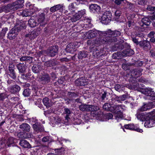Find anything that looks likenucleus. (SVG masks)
I'll return each instance as SVG.
<instances>
[{"instance_id":"32","label":"nucleus","mask_w":155,"mask_h":155,"mask_svg":"<svg viewBox=\"0 0 155 155\" xmlns=\"http://www.w3.org/2000/svg\"><path fill=\"white\" fill-rule=\"evenodd\" d=\"M88 52L87 51H80L79 52L78 55V58L79 59H82L83 58H85L87 57L88 55Z\"/></svg>"},{"instance_id":"59","label":"nucleus","mask_w":155,"mask_h":155,"mask_svg":"<svg viewBox=\"0 0 155 155\" xmlns=\"http://www.w3.org/2000/svg\"><path fill=\"white\" fill-rule=\"evenodd\" d=\"M155 34V32L154 31H150L148 35V37L149 38H152L154 37V35Z\"/></svg>"},{"instance_id":"6","label":"nucleus","mask_w":155,"mask_h":155,"mask_svg":"<svg viewBox=\"0 0 155 155\" xmlns=\"http://www.w3.org/2000/svg\"><path fill=\"white\" fill-rule=\"evenodd\" d=\"M111 16L110 12L106 11L104 12L101 18V22L104 24H107L111 20Z\"/></svg>"},{"instance_id":"19","label":"nucleus","mask_w":155,"mask_h":155,"mask_svg":"<svg viewBox=\"0 0 155 155\" xmlns=\"http://www.w3.org/2000/svg\"><path fill=\"white\" fill-rule=\"evenodd\" d=\"M124 127L126 129L134 130L140 133H142L143 132V130L142 129H140L139 128L134 125L133 124H126L124 125Z\"/></svg>"},{"instance_id":"46","label":"nucleus","mask_w":155,"mask_h":155,"mask_svg":"<svg viewBox=\"0 0 155 155\" xmlns=\"http://www.w3.org/2000/svg\"><path fill=\"white\" fill-rule=\"evenodd\" d=\"M30 90L29 89H25L23 92V95L25 97H28L30 94Z\"/></svg>"},{"instance_id":"29","label":"nucleus","mask_w":155,"mask_h":155,"mask_svg":"<svg viewBox=\"0 0 155 155\" xmlns=\"http://www.w3.org/2000/svg\"><path fill=\"white\" fill-rule=\"evenodd\" d=\"M19 127L21 130L28 132L30 131V126L27 123H23L19 125Z\"/></svg>"},{"instance_id":"12","label":"nucleus","mask_w":155,"mask_h":155,"mask_svg":"<svg viewBox=\"0 0 155 155\" xmlns=\"http://www.w3.org/2000/svg\"><path fill=\"white\" fill-rule=\"evenodd\" d=\"M139 45L141 48L145 51H148L151 48L150 42L147 40L142 41L139 42Z\"/></svg>"},{"instance_id":"21","label":"nucleus","mask_w":155,"mask_h":155,"mask_svg":"<svg viewBox=\"0 0 155 155\" xmlns=\"http://www.w3.org/2000/svg\"><path fill=\"white\" fill-rule=\"evenodd\" d=\"M39 31L37 30L33 31L31 32L30 34H26L25 35L26 37H29L30 39H34L39 35Z\"/></svg>"},{"instance_id":"35","label":"nucleus","mask_w":155,"mask_h":155,"mask_svg":"<svg viewBox=\"0 0 155 155\" xmlns=\"http://www.w3.org/2000/svg\"><path fill=\"white\" fill-rule=\"evenodd\" d=\"M3 7L4 11L6 12H9L11 10H14L12 4H8L6 5L3 6Z\"/></svg>"},{"instance_id":"52","label":"nucleus","mask_w":155,"mask_h":155,"mask_svg":"<svg viewBox=\"0 0 155 155\" xmlns=\"http://www.w3.org/2000/svg\"><path fill=\"white\" fill-rule=\"evenodd\" d=\"M50 138L48 136H46L44 137L42 139V141L43 142H48L50 141Z\"/></svg>"},{"instance_id":"22","label":"nucleus","mask_w":155,"mask_h":155,"mask_svg":"<svg viewBox=\"0 0 155 155\" xmlns=\"http://www.w3.org/2000/svg\"><path fill=\"white\" fill-rule=\"evenodd\" d=\"M34 12L30 9H26L23 11L21 12V14L23 16H32L33 15H35Z\"/></svg>"},{"instance_id":"48","label":"nucleus","mask_w":155,"mask_h":155,"mask_svg":"<svg viewBox=\"0 0 155 155\" xmlns=\"http://www.w3.org/2000/svg\"><path fill=\"white\" fill-rule=\"evenodd\" d=\"M15 68V65L14 64H11L9 65L8 70L10 72L14 71V69Z\"/></svg>"},{"instance_id":"56","label":"nucleus","mask_w":155,"mask_h":155,"mask_svg":"<svg viewBox=\"0 0 155 155\" xmlns=\"http://www.w3.org/2000/svg\"><path fill=\"white\" fill-rule=\"evenodd\" d=\"M65 79L64 78L61 77L58 79V83L60 84H62L64 82Z\"/></svg>"},{"instance_id":"62","label":"nucleus","mask_w":155,"mask_h":155,"mask_svg":"<svg viewBox=\"0 0 155 155\" xmlns=\"http://www.w3.org/2000/svg\"><path fill=\"white\" fill-rule=\"evenodd\" d=\"M147 2V0H140L138 4L139 5H142L146 4Z\"/></svg>"},{"instance_id":"1","label":"nucleus","mask_w":155,"mask_h":155,"mask_svg":"<svg viewBox=\"0 0 155 155\" xmlns=\"http://www.w3.org/2000/svg\"><path fill=\"white\" fill-rule=\"evenodd\" d=\"M103 108L107 111L113 112L114 115L115 119L117 121H120L123 117L122 113L120 110V109H123L122 106L121 105L106 103L103 105Z\"/></svg>"},{"instance_id":"30","label":"nucleus","mask_w":155,"mask_h":155,"mask_svg":"<svg viewBox=\"0 0 155 155\" xmlns=\"http://www.w3.org/2000/svg\"><path fill=\"white\" fill-rule=\"evenodd\" d=\"M89 8L91 12H98L99 11L101 8L98 5L95 4H91L89 6Z\"/></svg>"},{"instance_id":"25","label":"nucleus","mask_w":155,"mask_h":155,"mask_svg":"<svg viewBox=\"0 0 155 155\" xmlns=\"http://www.w3.org/2000/svg\"><path fill=\"white\" fill-rule=\"evenodd\" d=\"M35 16V15H34L33 16L31 17V18L28 21V24L29 26L31 28H34L36 26L38 25V23H37L36 21L33 18V17Z\"/></svg>"},{"instance_id":"60","label":"nucleus","mask_w":155,"mask_h":155,"mask_svg":"<svg viewBox=\"0 0 155 155\" xmlns=\"http://www.w3.org/2000/svg\"><path fill=\"white\" fill-rule=\"evenodd\" d=\"M74 8V6L73 3H71L68 6L69 10L71 12L73 11V9Z\"/></svg>"},{"instance_id":"3","label":"nucleus","mask_w":155,"mask_h":155,"mask_svg":"<svg viewBox=\"0 0 155 155\" xmlns=\"http://www.w3.org/2000/svg\"><path fill=\"white\" fill-rule=\"evenodd\" d=\"M105 33V35H103L101 36L96 39V43L97 44H110L112 43L113 41H115L116 39L114 38L112 39L111 38H109L107 35V32H104Z\"/></svg>"},{"instance_id":"5","label":"nucleus","mask_w":155,"mask_h":155,"mask_svg":"<svg viewBox=\"0 0 155 155\" xmlns=\"http://www.w3.org/2000/svg\"><path fill=\"white\" fill-rule=\"evenodd\" d=\"M105 33L96 30H92L86 33V35L88 38H93L99 36H101L103 35H105Z\"/></svg>"},{"instance_id":"36","label":"nucleus","mask_w":155,"mask_h":155,"mask_svg":"<svg viewBox=\"0 0 155 155\" xmlns=\"http://www.w3.org/2000/svg\"><path fill=\"white\" fill-rule=\"evenodd\" d=\"M74 46L71 43L68 44L66 48V51L69 53L73 52L74 51Z\"/></svg>"},{"instance_id":"53","label":"nucleus","mask_w":155,"mask_h":155,"mask_svg":"<svg viewBox=\"0 0 155 155\" xmlns=\"http://www.w3.org/2000/svg\"><path fill=\"white\" fill-rule=\"evenodd\" d=\"M85 9L82 10L81 11H78V13H79V15L80 16V17H81L85 14Z\"/></svg>"},{"instance_id":"47","label":"nucleus","mask_w":155,"mask_h":155,"mask_svg":"<svg viewBox=\"0 0 155 155\" xmlns=\"http://www.w3.org/2000/svg\"><path fill=\"white\" fill-rule=\"evenodd\" d=\"M90 111H95L100 109L99 107L97 106L90 105Z\"/></svg>"},{"instance_id":"27","label":"nucleus","mask_w":155,"mask_h":155,"mask_svg":"<svg viewBox=\"0 0 155 155\" xmlns=\"http://www.w3.org/2000/svg\"><path fill=\"white\" fill-rule=\"evenodd\" d=\"M19 144L21 147L24 148H29L31 147V146L29 143L24 140H21Z\"/></svg>"},{"instance_id":"64","label":"nucleus","mask_w":155,"mask_h":155,"mask_svg":"<svg viewBox=\"0 0 155 155\" xmlns=\"http://www.w3.org/2000/svg\"><path fill=\"white\" fill-rule=\"evenodd\" d=\"M138 86V84L137 83H135L132 84L131 85L130 88L131 89H135Z\"/></svg>"},{"instance_id":"13","label":"nucleus","mask_w":155,"mask_h":155,"mask_svg":"<svg viewBox=\"0 0 155 155\" xmlns=\"http://www.w3.org/2000/svg\"><path fill=\"white\" fill-rule=\"evenodd\" d=\"M24 0H18L12 3L14 10L22 8L24 6Z\"/></svg>"},{"instance_id":"10","label":"nucleus","mask_w":155,"mask_h":155,"mask_svg":"<svg viewBox=\"0 0 155 155\" xmlns=\"http://www.w3.org/2000/svg\"><path fill=\"white\" fill-rule=\"evenodd\" d=\"M148 117L149 119H148L147 118V119L145 120V122L144 125L146 127L149 128L155 125V117H152L151 115H149Z\"/></svg>"},{"instance_id":"57","label":"nucleus","mask_w":155,"mask_h":155,"mask_svg":"<svg viewBox=\"0 0 155 155\" xmlns=\"http://www.w3.org/2000/svg\"><path fill=\"white\" fill-rule=\"evenodd\" d=\"M107 94V92L105 91H104V93L102 94L101 98L102 101H104L105 100Z\"/></svg>"},{"instance_id":"39","label":"nucleus","mask_w":155,"mask_h":155,"mask_svg":"<svg viewBox=\"0 0 155 155\" xmlns=\"http://www.w3.org/2000/svg\"><path fill=\"white\" fill-rule=\"evenodd\" d=\"M124 56V54H122L120 52H115L112 55V58L115 59H120Z\"/></svg>"},{"instance_id":"9","label":"nucleus","mask_w":155,"mask_h":155,"mask_svg":"<svg viewBox=\"0 0 155 155\" xmlns=\"http://www.w3.org/2000/svg\"><path fill=\"white\" fill-rule=\"evenodd\" d=\"M107 33L108 35L110 38H111L112 39L114 38H115L116 39L115 41H113L112 43L117 41V39L116 37L119 36L121 34L120 31L117 30L111 31V30H109L108 32H107Z\"/></svg>"},{"instance_id":"42","label":"nucleus","mask_w":155,"mask_h":155,"mask_svg":"<svg viewBox=\"0 0 155 155\" xmlns=\"http://www.w3.org/2000/svg\"><path fill=\"white\" fill-rule=\"evenodd\" d=\"M127 7L132 11L136 12H138L137 10L136 9V8L135 7V5L133 4L128 3Z\"/></svg>"},{"instance_id":"18","label":"nucleus","mask_w":155,"mask_h":155,"mask_svg":"<svg viewBox=\"0 0 155 155\" xmlns=\"http://www.w3.org/2000/svg\"><path fill=\"white\" fill-rule=\"evenodd\" d=\"M32 136L31 133H26L24 132H20L17 134V136L19 138L26 139L31 138Z\"/></svg>"},{"instance_id":"31","label":"nucleus","mask_w":155,"mask_h":155,"mask_svg":"<svg viewBox=\"0 0 155 155\" xmlns=\"http://www.w3.org/2000/svg\"><path fill=\"white\" fill-rule=\"evenodd\" d=\"M63 7L62 5L58 4L51 7L49 10L51 12H54L61 9Z\"/></svg>"},{"instance_id":"11","label":"nucleus","mask_w":155,"mask_h":155,"mask_svg":"<svg viewBox=\"0 0 155 155\" xmlns=\"http://www.w3.org/2000/svg\"><path fill=\"white\" fill-rule=\"evenodd\" d=\"M14 143V138L13 137H10L8 138L7 140H5L3 142L1 141H0V145H2V148L8 147L13 146V144Z\"/></svg>"},{"instance_id":"24","label":"nucleus","mask_w":155,"mask_h":155,"mask_svg":"<svg viewBox=\"0 0 155 155\" xmlns=\"http://www.w3.org/2000/svg\"><path fill=\"white\" fill-rule=\"evenodd\" d=\"M43 103L46 107L49 108L53 105V102L51 100H49L48 97L44 98L42 100Z\"/></svg>"},{"instance_id":"49","label":"nucleus","mask_w":155,"mask_h":155,"mask_svg":"<svg viewBox=\"0 0 155 155\" xmlns=\"http://www.w3.org/2000/svg\"><path fill=\"white\" fill-rule=\"evenodd\" d=\"M131 65L130 64L127 63L123 64L122 65V68L125 70L128 69L129 68V66Z\"/></svg>"},{"instance_id":"51","label":"nucleus","mask_w":155,"mask_h":155,"mask_svg":"<svg viewBox=\"0 0 155 155\" xmlns=\"http://www.w3.org/2000/svg\"><path fill=\"white\" fill-rule=\"evenodd\" d=\"M147 9L149 11L153 12V13L155 14V6H148L147 7Z\"/></svg>"},{"instance_id":"28","label":"nucleus","mask_w":155,"mask_h":155,"mask_svg":"<svg viewBox=\"0 0 155 155\" xmlns=\"http://www.w3.org/2000/svg\"><path fill=\"white\" fill-rule=\"evenodd\" d=\"M32 71L35 73L39 72L41 69V64L39 63L34 65L32 67Z\"/></svg>"},{"instance_id":"43","label":"nucleus","mask_w":155,"mask_h":155,"mask_svg":"<svg viewBox=\"0 0 155 155\" xmlns=\"http://www.w3.org/2000/svg\"><path fill=\"white\" fill-rule=\"evenodd\" d=\"M45 14L44 13H41L39 15L38 19L39 23H41L43 22L45 18Z\"/></svg>"},{"instance_id":"17","label":"nucleus","mask_w":155,"mask_h":155,"mask_svg":"<svg viewBox=\"0 0 155 155\" xmlns=\"http://www.w3.org/2000/svg\"><path fill=\"white\" fill-rule=\"evenodd\" d=\"M87 80L83 77L77 79L75 81V84L77 86H82L87 84Z\"/></svg>"},{"instance_id":"37","label":"nucleus","mask_w":155,"mask_h":155,"mask_svg":"<svg viewBox=\"0 0 155 155\" xmlns=\"http://www.w3.org/2000/svg\"><path fill=\"white\" fill-rule=\"evenodd\" d=\"M141 21L143 23V25H141L142 26L143 25H144L147 26H148L150 25L151 21L148 17H145L142 18L141 19Z\"/></svg>"},{"instance_id":"16","label":"nucleus","mask_w":155,"mask_h":155,"mask_svg":"<svg viewBox=\"0 0 155 155\" xmlns=\"http://www.w3.org/2000/svg\"><path fill=\"white\" fill-rule=\"evenodd\" d=\"M155 107V101L149 102L147 104H144L141 108V111H145L147 110L153 108Z\"/></svg>"},{"instance_id":"33","label":"nucleus","mask_w":155,"mask_h":155,"mask_svg":"<svg viewBox=\"0 0 155 155\" xmlns=\"http://www.w3.org/2000/svg\"><path fill=\"white\" fill-rule=\"evenodd\" d=\"M40 79L42 81L48 83L50 81V77L48 74H45L43 75L40 77H39Z\"/></svg>"},{"instance_id":"38","label":"nucleus","mask_w":155,"mask_h":155,"mask_svg":"<svg viewBox=\"0 0 155 155\" xmlns=\"http://www.w3.org/2000/svg\"><path fill=\"white\" fill-rule=\"evenodd\" d=\"M123 53L124 54V56H131L133 54L134 52V51L130 49H128L123 51Z\"/></svg>"},{"instance_id":"4","label":"nucleus","mask_w":155,"mask_h":155,"mask_svg":"<svg viewBox=\"0 0 155 155\" xmlns=\"http://www.w3.org/2000/svg\"><path fill=\"white\" fill-rule=\"evenodd\" d=\"M140 91L142 94L146 95V98L150 100H155V93L150 87L142 88Z\"/></svg>"},{"instance_id":"2","label":"nucleus","mask_w":155,"mask_h":155,"mask_svg":"<svg viewBox=\"0 0 155 155\" xmlns=\"http://www.w3.org/2000/svg\"><path fill=\"white\" fill-rule=\"evenodd\" d=\"M25 24H22L21 25H18L15 26L11 29L8 34V37L10 40L14 39L18 35V32L25 28Z\"/></svg>"},{"instance_id":"63","label":"nucleus","mask_w":155,"mask_h":155,"mask_svg":"<svg viewBox=\"0 0 155 155\" xmlns=\"http://www.w3.org/2000/svg\"><path fill=\"white\" fill-rule=\"evenodd\" d=\"M113 115L110 113H107L106 114V117L108 119H111L112 118Z\"/></svg>"},{"instance_id":"26","label":"nucleus","mask_w":155,"mask_h":155,"mask_svg":"<svg viewBox=\"0 0 155 155\" xmlns=\"http://www.w3.org/2000/svg\"><path fill=\"white\" fill-rule=\"evenodd\" d=\"M17 67L19 72L21 73L25 72L27 68L26 66L23 63H19L17 65Z\"/></svg>"},{"instance_id":"50","label":"nucleus","mask_w":155,"mask_h":155,"mask_svg":"<svg viewBox=\"0 0 155 155\" xmlns=\"http://www.w3.org/2000/svg\"><path fill=\"white\" fill-rule=\"evenodd\" d=\"M68 96L69 97L73 98L76 97L77 96V95L74 92H68Z\"/></svg>"},{"instance_id":"58","label":"nucleus","mask_w":155,"mask_h":155,"mask_svg":"<svg viewBox=\"0 0 155 155\" xmlns=\"http://www.w3.org/2000/svg\"><path fill=\"white\" fill-rule=\"evenodd\" d=\"M69 115H66L65 117V119L64 120L65 124L66 125H68V122L69 120H70V118L69 117Z\"/></svg>"},{"instance_id":"8","label":"nucleus","mask_w":155,"mask_h":155,"mask_svg":"<svg viewBox=\"0 0 155 155\" xmlns=\"http://www.w3.org/2000/svg\"><path fill=\"white\" fill-rule=\"evenodd\" d=\"M58 46H53L49 48L46 51L47 54L49 56L53 57L55 56L58 53Z\"/></svg>"},{"instance_id":"41","label":"nucleus","mask_w":155,"mask_h":155,"mask_svg":"<svg viewBox=\"0 0 155 155\" xmlns=\"http://www.w3.org/2000/svg\"><path fill=\"white\" fill-rule=\"evenodd\" d=\"M80 18H81L80 16L79 15V13L77 12L73 15L71 18V20L72 22H75L79 20Z\"/></svg>"},{"instance_id":"54","label":"nucleus","mask_w":155,"mask_h":155,"mask_svg":"<svg viewBox=\"0 0 155 155\" xmlns=\"http://www.w3.org/2000/svg\"><path fill=\"white\" fill-rule=\"evenodd\" d=\"M9 74L10 76L13 79H15L16 77L15 73L14 71L12 72V73L10 72Z\"/></svg>"},{"instance_id":"55","label":"nucleus","mask_w":155,"mask_h":155,"mask_svg":"<svg viewBox=\"0 0 155 155\" xmlns=\"http://www.w3.org/2000/svg\"><path fill=\"white\" fill-rule=\"evenodd\" d=\"M134 25L133 21L132 20L128 21L127 23V25L129 28Z\"/></svg>"},{"instance_id":"23","label":"nucleus","mask_w":155,"mask_h":155,"mask_svg":"<svg viewBox=\"0 0 155 155\" xmlns=\"http://www.w3.org/2000/svg\"><path fill=\"white\" fill-rule=\"evenodd\" d=\"M57 64V61L54 59L45 62V65L47 67H51L56 66Z\"/></svg>"},{"instance_id":"44","label":"nucleus","mask_w":155,"mask_h":155,"mask_svg":"<svg viewBox=\"0 0 155 155\" xmlns=\"http://www.w3.org/2000/svg\"><path fill=\"white\" fill-rule=\"evenodd\" d=\"M127 97V96L126 94H124L121 96L117 97L115 100L118 102H120V101H123L125 100Z\"/></svg>"},{"instance_id":"14","label":"nucleus","mask_w":155,"mask_h":155,"mask_svg":"<svg viewBox=\"0 0 155 155\" xmlns=\"http://www.w3.org/2000/svg\"><path fill=\"white\" fill-rule=\"evenodd\" d=\"M20 90V87L17 84L11 85L9 88V91L11 93L13 94H15L18 92Z\"/></svg>"},{"instance_id":"34","label":"nucleus","mask_w":155,"mask_h":155,"mask_svg":"<svg viewBox=\"0 0 155 155\" xmlns=\"http://www.w3.org/2000/svg\"><path fill=\"white\" fill-rule=\"evenodd\" d=\"M90 105L82 104L79 106L80 110L84 111H90Z\"/></svg>"},{"instance_id":"61","label":"nucleus","mask_w":155,"mask_h":155,"mask_svg":"<svg viewBox=\"0 0 155 155\" xmlns=\"http://www.w3.org/2000/svg\"><path fill=\"white\" fill-rule=\"evenodd\" d=\"M64 112L66 114V115H69L71 113L70 110L68 108L64 109Z\"/></svg>"},{"instance_id":"15","label":"nucleus","mask_w":155,"mask_h":155,"mask_svg":"<svg viewBox=\"0 0 155 155\" xmlns=\"http://www.w3.org/2000/svg\"><path fill=\"white\" fill-rule=\"evenodd\" d=\"M137 118L140 120L143 121L147 119L148 116L150 115V112L148 113H146L138 112L136 114Z\"/></svg>"},{"instance_id":"45","label":"nucleus","mask_w":155,"mask_h":155,"mask_svg":"<svg viewBox=\"0 0 155 155\" xmlns=\"http://www.w3.org/2000/svg\"><path fill=\"white\" fill-rule=\"evenodd\" d=\"M124 87L123 85L117 84L115 86L114 88L116 91L120 92L123 91Z\"/></svg>"},{"instance_id":"7","label":"nucleus","mask_w":155,"mask_h":155,"mask_svg":"<svg viewBox=\"0 0 155 155\" xmlns=\"http://www.w3.org/2000/svg\"><path fill=\"white\" fill-rule=\"evenodd\" d=\"M34 121L35 123L33 124L32 127L34 131L38 133L39 132H42L44 131V127L41 123L37 122V120H35Z\"/></svg>"},{"instance_id":"20","label":"nucleus","mask_w":155,"mask_h":155,"mask_svg":"<svg viewBox=\"0 0 155 155\" xmlns=\"http://www.w3.org/2000/svg\"><path fill=\"white\" fill-rule=\"evenodd\" d=\"M143 69L141 68L135 69L131 71V74L132 77H138L142 75Z\"/></svg>"},{"instance_id":"40","label":"nucleus","mask_w":155,"mask_h":155,"mask_svg":"<svg viewBox=\"0 0 155 155\" xmlns=\"http://www.w3.org/2000/svg\"><path fill=\"white\" fill-rule=\"evenodd\" d=\"M20 60L22 61H28L31 62L32 60V58L29 56H23L20 58Z\"/></svg>"}]
</instances>
